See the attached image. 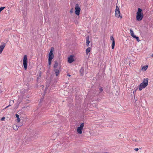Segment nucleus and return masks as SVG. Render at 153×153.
<instances>
[{"label": "nucleus", "instance_id": "nucleus-24", "mask_svg": "<svg viewBox=\"0 0 153 153\" xmlns=\"http://www.w3.org/2000/svg\"><path fill=\"white\" fill-rule=\"evenodd\" d=\"M138 150H139V149H138V148H135V149H134V150L135 151H138Z\"/></svg>", "mask_w": 153, "mask_h": 153}, {"label": "nucleus", "instance_id": "nucleus-13", "mask_svg": "<svg viewBox=\"0 0 153 153\" xmlns=\"http://www.w3.org/2000/svg\"><path fill=\"white\" fill-rule=\"evenodd\" d=\"M54 71L55 72L56 76H57L59 73V71L58 69H56L54 70Z\"/></svg>", "mask_w": 153, "mask_h": 153}, {"label": "nucleus", "instance_id": "nucleus-30", "mask_svg": "<svg viewBox=\"0 0 153 153\" xmlns=\"http://www.w3.org/2000/svg\"><path fill=\"white\" fill-rule=\"evenodd\" d=\"M105 153H108V152H106Z\"/></svg>", "mask_w": 153, "mask_h": 153}, {"label": "nucleus", "instance_id": "nucleus-6", "mask_svg": "<svg viewBox=\"0 0 153 153\" xmlns=\"http://www.w3.org/2000/svg\"><path fill=\"white\" fill-rule=\"evenodd\" d=\"M75 14L77 15H79V14L81 9L78 4H75Z\"/></svg>", "mask_w": 153, "mask_h": 153}, {"label": "nucleus", "instance_id": "nucleus-3", "mask_svg": "<svg viewBox=\"0 0 153 153\" xmlns=\"http://www.w3.org/2000/svg\"><path fill=\"white\" fill-rule=\"evenodd\" d=\"M54 50V48L53 47L51 48L50 51L49 53L48 63L49 65L51 64L52 59L54 57V55L53 53V51Z\"/></svg>", "mask_w": 153, "mask_h": 153}, {"label": "nucleus", "instance_id": "nucleus-1", "mask_svg": "<svg viewBox=\"0 0 153 153\" xmlns=\"http://www.w3.org/2000/svg\"><path fill=\"white\" fill-rule=\"evenodd\" d=\"M149 79L148 78H146L144 79L143 82L140 83L139 89L140 91H141L144 88L148 85Z\"/></svg>", "mask_w": 153, "mask_h": 153}, {"label": "nucleus", "instance_id": "nucleus-25", "mask_svg": "<svg viewBox=\"0 0 153 153\" xmlns=\"http://www.w3.org/2000/svg\"><path fill=\"white\" fill-rule=\"evenodd\" d=\"M5 119V117H2L1 119V120H4V119Z\"/></svg>", "mask_w": 153, "mask_h": 153}, {"label": "nucleus", "instance_id": "nucleus-5", "mask_svg": "<svg viewBox=\"0 0 153 153\" xmlns=\"http://www.w3.org/2000/svg\"><path fill=\"white\" fill-rule=\"evenodd\" d=\"M84 123H81L80 126L78 127L77 129V131L79 134H81L82 133V130L84 126Z\"/></svg>", "mask_w": 153, "mask_h": 153}, {"label": "nucleus", "instance_id": "nucleus-29", "mask_svg": "<svg viewBox=\"0 0 153 153\" xmlns=\"http://www.w3.org/2000/svg\"><path fill=\"white\" fill-rule=\"evenodd\" d=\"M70 12H72V11H70Z\"/></svg>", "mask_w": 153, "mask_h": 153}, {"label": "nucleus", "instance_id": "nucleus-7", "mask_svg": "<svg viewBox=\"0 0 153 153\" xmlns=\"http://www.w3.org/2000/svg\"><path fill=\"white\" fill-rule=\"evenodd\" d=\"M115 15L118 18H122V16H120V14L119 7L117 6L115 10Z\"/></svg>", "mask_w": 153, "mask_h": 153}, {"label": "nucleus", "instance_id": "nucleus-12", "mask_svg": "<svg viewBox=\"0 0 153 153\" xmlns=\"http://www.w3.org/2000/svg\"><path fill=\"white\" fill-rule=\"evenodd\" d=\"M148 67V65L144 66L142 68L141 70L143 71H145L147 69Z\"/></svg>", "mask_w": 153, "mask_h": 153}, {"label": "nucleus", "instance_id": "nucleus-21", "mask_svg": "<svg viewBox=\"0 0 153 153\" xmlns=\"http://www.w3.org/2000/svg\"><path fill=\"white\" fill-rule=\"evenodd\" d=\"M110 39L112 41V42H114H114H115L114 39V37L112 36H110Z\"/></svg>", "mask_w": 153, "mask_h": 153}, {"label": "nucleus", "instance_id": "nucleus-16", "mask_svg": "<svg viewBox=\"0 0 153 153\" xmlns=\"http://www.w3.org/2000/svg\"><path fill=\"white\" fill-rule=\"evenodd\" d=\"M16 117L17 118V121L18 123L20 121V119L19 117V116L17 114H16Z\"/></svg>", "mask_w": 153, "mask_h": 153}, {"label": "nucleus", "instance_id": "nucleus-2", "mask_svg": "<svg viewBox=\"0 0 153 153\" xmlns=\"http://www.w3.org/2000/svg\"><path fill=\"white\" fill-rule=\"evenodd\" d=\"M143 17V15L142 12V10L140 8H138V10L136 13V18L137 21L141 20Z\"/></svg>", "mask_w": 153, "mask_h": 153}, {"label": "nucleus", "instance_id": "nucleus-28", "mask_svg": "<svg viewBox=\"0 0 153 153\" xmlns=\"http://www.w3.org/2000/svg\"><path fill=\"white\" fill-rule=\"evenodd\" d=\"M151 56L152 57H153V54H152V55H151Z\"/></svg>", "mask_w": 153, "mask_h": 153}, {"label": "nucleus", "instance_id": "nucleus-10", "mask_svg": "<svg viewBox=\"0 0 153 153\" xmlns=\"http://www.w3.org/2000/svg\"><path fill=\"white\" fill-rule=\"evenodd\" d=\"M89 36H88L86 37V45L87 46H88L89 45V43H90V41L89 40Z\"/></svg>", "mask_w": 153, "mask_h": 153}, {"label": "nucleus", "instance_id": "nucleus-8", "mask_svg": "<svg viewBox=\"0 0 153 153\" xmlns=\"http://www.w3.org/2000/svg\"><path fill=\"white\" fill-rule=\"evenodd\" d=\"M74 56L73 55H71L68 58V62L69 63H71L74 61Z\"/></svg>", "mask_w": 153, "mask_h": 153}, {"label": "nucleus", "instance_id": "nucleus-19", "mask_svg": "<svg viewBox=\"0 0 153 153\" xmlns=\"http://www.w3.org/2000/svg\"><path fill=\"white\" fill-rule=\"evenodd\" d=\"M134 38L136 39L137 42H139L140 41V40L139 39V38L138 37L135 36H134Z\"/></svg>", "mask_w": 153, "mask_h": 153}, {"label": "nucleus", "instance_id": "nucleus-27", "mask_svg": "<svg viewBox=\"0 0 153 153\" xmlns=\"http://www.w3.org/2000/svg\"><path fill=\"white\" fill-rule=\"evenodd\" d=\"M68 76H70V75H69V74H68Z\"/></svg>", "mask_w": 153, "mask_h": 153}, {"label": "nucleus", "instance_id": "nucleus-23", "mask_svg": "<svg viewBox=\"0 0 153 153\" xmlns=\"http://www.w3.org/2000/svg\"><path fill=\"white\" fill-rule=\"evenodd\" d=\"M100 91V92H102L103 91V89L101 88H99Z\"/></svg>", "mask_w": 153, "mask_h": 153}, {"label": "nucleus", "instance_id": "nucleus-22", "mask_svg": "<svg viewBox=\"0 0 153 153\" xmlns=\"http://www.w3.org/2000/svg\"><path fill=\"white\" fill-rule=\"evenodd\" d=\"M13 102H14L13 100L10 101V104H11V105L13 103Z\"/></svg>", "mask_w": 153, "mask_h": 153}, {"label": "nucleus", "instance_id": "nucleus-15", "mask_svg": "<svg viewBox=\"0 0 153 153\" xmlns=\"http://www.w3.org/2000/svg\"><path fill=\"white\" fill-rule=\"evenodd\" d=\"M91 51V48L89 47L86 50V53L87 54H88V53L90 52Z\"/></svg>", "mask_w": 153, "mask_h": 153}, {"label": "nucleus", "instance_id": "nucleus-17", "mask_svg": "<svg viewBox=\"0 0 153 153\" xmlns=\"http://www.w3.org/2000/svg\"><path fill=\"white\" fill-rule=\"evenodd\" d=\"M58 63H57V62H55V64L54 65V67L55 68H57V67L58 66Z\"/></svg>", "mask_w": 153, "mask_h": 153}, {"label": "nucleus", "instance_id": "nucleus-9", "mask_svg": "<svg viewBox=\"0 0 153 153\" xmlns=\"http://www.w3.org/2000/svg\"><path fill=\"white\" fill-rule=\"evenodd\" d=\"M5 46V44L4 43H2L0 46V54L1 53Z\"/></svg>", "mask_w": 153, "mask_h": 153}, {"label": "nucleus", "instance_id": "nucleus-18", "mask_svg": "<svg viewBox=\"0 0 153 153\" xmlns=\"http://www.w3.org/2000/svg\"><path fill=\"white\" fill-rule=\"evenodd\" d=\"M115 46V42H113L112 43V44L111 45V47L112 49H113L114 48Z\"/></svg>", "mask_w": 153, "mask_h": 153}, {"label": "nucleus", "instance_id": "nucleus-4", "mask_svg": "<svg viewBox=\"0 0 153 153\" xmlns=\"http://www.w3.org/2000/svg\"><path fill=\"white\" fill-rule=\"evenodd\" d=\"M27 56L25 55L24 56V58L23 59V64L24 67V69L25 70L27 69Z\"/></svg>", "mask_w": 153, "mask_h": 153}, {"label": "nucleus", "instance_id": "nucleus-26", "mask_svg": "<svg viewBox=\"0 0 153 153\" xmlns=\"http://www.w3.org/2000/svg\"><path fill=\"white\" fill-rule=\"evenodd\" d=\"M11 104H9V105H8L7 106H6L5 108H7L8 107H9L10 106H11Z\"/></svg>", "mask_w": 153, "mask_h": 153}, {"label": "nucleus", "instance_id": "nucleus-11", "mask_svg": "<svg viewBox=\"0 0 153 153\" xmlns=\"http://www.w3.org/2000/svg\"><path fill=\"white\" fill-rule=\"evenodd\" d=\"M22 126V125H20L19 126V125H14L13 126V129L15 130H16L18 129V128L19 126Z\"/></svg>", "mask_w": 153, "mask_h": 153}, {"label": "nucleus", "instance_id": "nucleus-14", "mask_svg": "<svg viewBox=\"0 0 153 153\" xmlns=\"http://www.w3.org/2000/svg\"><path fill=\"white\" fill-rule=\"evenodd\" d=\"M130 32L131 33V35L134 38V36H136L135 35H134V32L132 30L130 29Z\"/></svg>", "mask_w": 153, "mask_h": 153}, {"label": "nucleus", "instance_id": "nucleus-20", "mask_svg": "<svg viewBox=\"0 0 153 153\" xmlns=\"http://www.w3.org/2000/svg\"><path fill=\"white\" fill-rule=\"evenodd\" d=\"M80 72L81 74L82 75H83V69L82 68L80 70Z\"/></svg>", "mask_w": 153, "mask_h": 153}]
</instances>
